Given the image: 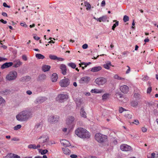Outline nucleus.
<instances>
[{
	"instance_id": "nucleus-1",
	"label": "nucleus",
	"mask_w": 158,
	"mask_h": 158,
	"mask_svg": "<svg viewBox=\"0 0 158 158\" xmlns=\"http://www.w3.org/2000/svg\"><path fill=\"white\" fill-rule=\"evenodd\" d=\"M32 112L30 109L25 110L18 114L16 116L17 119L20 121H25L31 117Z\"/></svg>"
},
{
	"instance_id": "nucleus-2",
	"label": "nucleus",
	"mask_w": 158,
	"mask_h": 158,
	"mask_svg": "<svg viewBox=\"0 0 158 158\" xmlns=\"http://www.w3.org/2000/svg\"><path fill=\"white\" fill-rule=\"evenodd\" d=\"M75 134L78 137L81 138L88 139L90 137L89 132L86 129L81 127L77 128L75 131Z\"/></svg>"
},
{
	"instance_id": "nucleus-3",
	"label": "nucleus",
	"mask_w": 158,
	"mask_h": 158,
	"mask_svg": "<svg viewBox=\"0 0 158 158\" xmlns=\"http://www.w3.org/2000/svg\"><path fill=\"white\" fill-rule=\"evenodd\" d=\"M17 73L15 70L9 72L6 76L5 79L6 81H10L15 80L17 78Z\"/></svg>"
},
{
	"instance_id": "nucleus-4",
	"label": "nucleus",
	"mask_w": 158,
	"mask_h": 158,
	"mask_svg": "<svg viewBox=\"0 0 158 158\" xmlns=\"http://www.w3.org/2000/svg\"><path fill=\"white\" fill-rule=\"evenodd\" d=\"M95 139L98 142L102 143L106 141L107 136L101 133H97L95 135Z\"/></svg>"
},
{
	"instance_id": "nucleus-5",
	"label": "nucleus",
	"mask_w": 158,
	"mask_h": 158,
	"mask_svg": "<svg viewBox=\"0 0 158 158\" xmlns=\"http://www.w3.org/2000/svg\"><path fill=\"white\" fill-rule=\"evenodd\" d=\"M77 105L78 106H80L81 109L80 111V114L81 117L86 118V114L84 110L85 104L81 101H79L77 103Z\"/></svg>"
},
{
	"instance_id": "nucleus-6",
	"label": "nucleus",
	"mask_w": 158,
	"mask_h": 158,
	"mask_svg": "<svg viewBox=\"0 0 158 158\" xmlns=\"http://www.w3.org/2000/svg\"><path fill=\"white\" fill-rule=\"evenodd\" d=\"M37 140H39V144L41 145V144L48 142L49 141V137L46 134H43L40 136L37 137Z\"/></svg>"
},
{
	"instance_id": "nucleus-7",
	"label": "nucleus",
	"mask_w": 158,
	"mask_h": 158,
	"mask_svg": "<svg viewBox=\"0 0 158 158\" xmlns=\"http://www.w3.org/2000/svg\"><path fill=\"white\" fill-rule=\"evenodd\" d=\"M68 94H60L56 97V100L59 102H63L69 98Z\"/></svg>"
},
{
	"instance_id": "nucleus-8",
	"label": "nucleus",
	"mask_w": 158,
	"mask_h": 158,
	"mask_svg": "<svg viewBox=\"0 0 158 158\" xmlns=\"http://www.w3.org/2000/svg\"><path fill=\"white\" fill-rule=\"evenodd\" d=\"M106 82V79L103 77H99L97 78L95 80V83L99 85H103Z\"/></svg>"
},
{
	"instance_id": "nucleus-9",
	"label": "nucleus",
	"mask_w": 158,
	"mask_h": 158,
	"mask_svg": "<svg viewBox=\"0 0 158 158\" xmlns=\"http://www.w3.org/2000/svg\"><path fill=\"white\" fill-rule=\"evenodd\" d=\"M69 80L68 78H64L61 80L59 82L60 85L63 87H66L69 84Z\"/></svg>"
},
{
	"instance_id": "nucleus-10",
	"label": "nucleus",
	"mask_w": 158,
	"mask_h": 158,
	"mask_svg": "<svg viewBox=\"0 0 158 158\" xmlns=\"http://www.w3.org/2000/svg\"><path fill=\"white\" fill-rule=\"evenodd\" d=\"M58 120V117L56 115L51 116L48 118V121L51 123H55L57 122Z\"/></svg>"
},
{
	"instance_id": "nucleus-11",
	"label": "nucleus",
	"mask_w": 158,
	"mask_h": 158,
	"mask_svg": "<svg viewBox=\"0 0 158 158\" xmlns=\"http://www.w3.org/2000/svg\"><path fill=\"white\" fill-rule=\"evenodd\" d=\"M120 149L122 151H128L131 150V147L125 144H122L120 147Z\"/></svg>"
},
{
	"instance_id": "nucleus-12",
	"label": "nucleus",
	"mask_w": 158,
	"mask_h": 158,
	"mask_svg": "<svg viewBox=\"0 0 158 158\" xmlns=\"http://www.w3.org/2000/svg\"><path fill=\"white\" fill-rule=\"evenodd\" d=\"M119 89L121 92L124 94L127 93L129 90V87L126 85L121 86Z\"/></svg>"
},
{
	"instance_id": "nucleus-13",
	"label": "nucleus",
	"mask_w": 158,
	"mask_h": 158,
	"mask_svg": "<svg viewBox=\"0 0 158 158\" xmlns=\"http://www.w3.org/2000/svg\"><path fill=\"white\" fill-rule=\"evenodd\" d=\"M28 148L30 149H35L40 148L41 147V145L39 144L36 145L35 144H30L28 146Z\"/></svg>"
},
{
	"instance_id": "nucleus-14",
	"label": "nucleus",
	"mask_w": 158,
	"mask_h": 158,
	"mask_svg": "<svg viewBox=\"0 0 158 158\" xmlns=\"http://www.w3.org/2000/svg\"><path fill=\"white\" fill-rule=\"evenodd\" d=\"M46 100V98L44 97H40L37 98L35 101V103L37 104L41 103Z\"/></svg>"
},
{
	"instance_id": "nucleus-15",
	"label": "nucleus",
	"mask_w": 158,
	"mask_h": 158,
	"mask_svg": "<svg viewBox=\"0 0 158 158\" xmlns=\"http://www.w3.org/2000/svg\"><path fill=\"white\" fill-rule=\"evenodd\" d=\"M90 80V78L88 77H82L80 80V82L81 83H88Z\"/></svg>"
},
{
	"instance_id": "nucleus-16",
	"label": "nucleus",
	"mask_w": 158,
	"mask_h": 158,
	"mask_svg": "<svg viewBox=\"0 0 158 158\" xmlns=\"http://www.w3.org/2000/svg\"><path fill=\"white\" fill-rule=\"evenodd\" d=\"M13 63L11 62H6L3 64L1 67L2 69L9 68L12 65Z\"/></svg>"
},
{
	"instance_id": "nucleus-17",
	"label": "nucleus",
	"mask_w": 158,
	"mask_h": 158,
	"mask_svg": "<svg viewBox=\"0 0 158 158\" xmlns=\"http://www.w3.org/2000/svg\"><path fill=\"white\" fill-rule=\"evenodd\" d=\"M61 143L64 146L69 147L70 146L69 142L65 139H62L60 140Z\"/></svg>"
},
{
	"instance_id": "nucleus-18",
	"label": "nucleus",
	"mask_w": 158,
	"mask_h": 158,
	"mask_svg": "<svg viewBox=\"0 0 158 158\" xmlns=\"http://www.w3.org/2000/svg\"><path fill=\"white\" fill-rule=\"evenodd\" d=\"M90 92L93 93L101 94L104 92V90L103 89H95L91 90Z\"/></svg>"
},
{
	"instance_id": "nucleus-19",
	"label": "nucleus",
	"mask_w": 158,
	"mask_h": 158,
	"mask_svg": "<svg viewBox=\"0 0 158 158\" xmlns=\"http://www.w3.org/2000/svg\"><path fill=\"white\" fill-rule=\"evenodd\" d=\"M60 68L61 70V73L64 75L66 74L67 69L66 66L63 64H61L60 66Z\"/></svg>"
},
{
	"instance_id": "nucleus-20",
	"label": "nucleus",
	"mask_w": 158,
	"mask_h": 158,
	"mask_svg": "<svg viewBox=\"0 0 158 158\" xmlns=\"http://www.w3.org/2000/svg\"><path fill=\"white\" fill-rule=\"evenodd\" d=\"M102 68L100 66L94 67L90 69V71L93 72H98L101 70Z\"/></svg>"
},
{
	"instance_id": "nucleus-21",
	"label": "nucleus",
	"mask_w": 158,
	"mask_h": 158,
	"mask_svg": "<svg viewBox=\"0 0 158 158\" xmlns=\"http://www.w3.org/2000/svg\"><path fill=\"white\" fill-rule=\"evenodd\" d=\"M14 65L13 67L15 68H17L19 67L22 64V63L19 60H17L14 62Z\"/></svg>"
},
{
	"instance_id": "nucleus-22",
	"label": "nucleus",
	"mask_w": 158,
	"mask_h": 158,
	"mask_svg": "<svg viewBox=\"0 0 158 158\" xmlns=\"http://www.w3.org/2000/svg\"><path fill=\"white\" fill-rule=\"evenodd\" d=\"M62 151L64 153L67 155H69L71 153V151L67 148H62Z\"/></svg>"
},
{
	"instance_id": "nucleus-23",
	"label": "nucleus",
	"mask_w": 158,
	"mask_h": 158,
	"mask_svg": "<svg viewBox=\"0 0 158 158\" xmlns=\"http://www.w3.org/2000/svg\"><path fill=\"white\" fill-rule=\"evenodd\" d=\"M58 79L57 74L56 73H53L52 74L51 77V80L53 82L56 81Z\"/></svg>"
},
{
	"instance_id": "nucleus-24",
	"label": "nucleus",
	"mask_w": 158,
	"mask_h": 158,
	"mask_svg": "<svg viewBox=\"0 0 158 158\" xmlns=\"http://www.w3.org/2000/svg\"><path fill=\"white\" fill-rule=\"evenodd\" d=\"M51 68L49 65H44L42 67V70L44 72L48 71Z\"/></svg>"
},
{
	"instance_id": "nucleus-25",
	"label": "nucleus",
	"mask_w": 158,
	"mask_h": 158,
	"mask_svg": "<svg viewBox=\"0 0 158 158\" xmlns=\"http://www.w3.org/2000/svg\"><path fill=\"white\" fill-rule=\"evenodd\" d=\"M111 66V63L109 61H107L105 64L103 65L104 67L107 69H110V66Z\"/></svg>"
},
{
	"instance_id": "nucleus-26",
	"label": "nucleus",
	"mask_w": 158,
	"mask_h": 158,
	"mask_svg": "<svg viewBox=\"0 0 158 158\" xmlns=\"http://www.w3.org/2000/svg\"><path fill=\"white\" fill-rule=\"evenodd\" d=\"M110 94L109 93H106L104 94L102 96V99L103 101H105L107 99L109 98L110 97Z\"/></svg>"
},
{
	"instance_id": "nucleus-27",
	"label": "nucleus",
	"mask_w": 158,
	"mask_h": 158,
	"mask_svg": "<svg viewBox=\"0 0 158 158\" xmlns=\"http://www.w3.org/2000/svg\"><path fill=\"white\" fill-rule=\"evenodd\" d=\"M113 78L115 79L118 80H121L122 81H124L125 80V79L124 78L121 77H120L117 74H114L113 75Z\"/></svg>"
},
{
	"instance_id": "nucleus-28",
	"label": "nucleus",
	"mask_w": 158,
	"mask_h": 158,
	"mask_svg": "<svg viewBox=\"0 0 158 158\" xmlns=\"http://www.w3.org/2000/svg\"><path fill=\"white\" fill-rule=\"evenodd\" d=\"M39 152L40 153L41 155H44L46 154L48 152V150L46 149H38Z\"/></svg>"
},
{
	"instance_id": "nucleus-29",
	"label": "nucleus",
	"mask_w": 158,
	"mask_h": 158,
	"mask_svg": "<svg viewBox=\"0 0 158 158\" xmlns=\"http://www.w3.org/2000/svg\"><path fill=\"white\" fill-rule=\"evenodd\" d=\"M46 78V76L45 75L42 74L39 76L38 79L40 81H43Z\"/></svg>"
},
{
	"instance_id": "nucleus-30",
	"label": "nucleus",
	"mask_w": 158,
	"mask_h": 158,
	"mask_svg": "<svg viewBox=\"0 0 158 158\" xmlns=\"http://www.w3.org/2000/svg\"><path fill=\"white\" fill-rule=\"evenodd\" d=\"M107 16L105 15L100 17V22H104L107 20Z\"/></svg>"
},
{
	"instance_id": "nucleus-31",
	"label": "nucleus",
	"mask_w": 158,
	"mask_h": 158,
	"mask_svg": "<svg viewBox=\"0 0 158 158\" xmlns=\"http://www.w3.org/2000/svg\"><path fill=\"white\" fill-rule=\"evenodd\" d=\"M36 57L38 59H43L44 58V56L40 54H37L35 55Z\"/></svg>"
},
{
	"instance_id": "nucleus-32",
	"label": "nucleus",
	"mask_w": 158,
	"mask_h": 158,
	"mask_svg": "<svg viewBox=\"0 0 158 158\" xmlns=\"http://www.w3.org/2000/svg\"><path fill=\"white\" fill-rule=\"evenodd\" d=\"M131 105L132 106L135 107L138 105V102L136 101H132L131 102Z\"/></svg>"
},
{
	"instance_id": "nucleus-33",
	"label": "nucleus",
	"mask_w": 158,
	"mask_h": 158,
	"mask_svg": "<svg viewBox=\"0 0 158 158\" xmlns=\"http://www.w3.org/2000/svg\"><path fill=\"white\" fill-rule=\"evenodd\" d=\"M75 119V118L73 116H69L67 119V121L69 123H71L73 122Z\"/></svg>"
},
{
	"instance_id": "nucleus-34",
	"label": "nucleus",
	"mask_w": 158,
	"mask_h": 158,
	"mask_svg": "<svg viewBox=\"0 0 158 158\" xmlns=\"http://www.w3.org/2000/svg\"><path fill=\"white\" fill-rule=\"evenodd\" d=\"M68 65L73 69H75L76 67V64L73 63H70L68 64Z\"/></svg>"
},
{
	"instance_id": "nucleus-35",
	"label": "nucleus",
	"mask_w": 158,
	"mask_h": 158,
	"mask_svg": "<svg viewBox=\"0 0 158 158\" xmlns=\"http://www.w3.org/2000/svg\"><path fill=\"white\" fill-rule=\"evenodd\" d=\"M85 6L86 7V10H88L90 9L91 5L88 2H85Z\"/></svg>"
},
{
	"instance_id": "nucleus-36",
	"label": "nucleus",
	"mask_w": 158,
	"mask_h": 158,
	"mask_svg": "<svg viewBox=\"0 0 158 158\" xmlns=\"http://www.w3.org/2000/svg\"><path fill=\"white\" fill-rule=\"evenodd\" d=\"M49 57L52 60H55L57 59V57L56 56L51 54L49 55Z\"/></svg>"
},
{
	"instance_id": "nucleus-37",
	"label": "nucleus",
	"mask_w": 158,
	"mask_h": 158,
	"mask_svg": "<svg viewBox=\"0 0 158 158\" xmlns=\"http://www.w3.org/2000/svg\"><path fill=\"white\" fill-rule=\"evenodd\" d=\"M129 20V17L127 15H124L123 17V20L125 22L128 21Z\"/></svg>"
},
{
	"instance_id": "nucleus-38",
	"label": "nucleus",
	"mask_w": 158,
	"mask_h": 158,
	"mask_svg": "<svg viewBox=\"0 0 158 158\" xmlns=\"http://www.w3.org/2000/svg\"><path fill=\"white\" fill-rule=\"evenodd\" d=\"M21 125L19 124L18 125L16 126H15L14 127V129L15 130H17L19 129H20L21 127Z\"/></svg>"
},
{
	"instance_id": "nucleus-39",
	"label": "nucleus",
	"mask_w": 158,
	"mask_h": 158,
	"mask_svg": "<svg viewBox=\"0 0 158 158\" xmlns=\"http://www.w3.org/2000/svg\"><path fill=\"white\" fill-rule=\"evenodd\" d=\"M118 22L116 21V23H115L113 25L112 27V29L114 30V28L118 25Z\"/></svg>"
},
{
	"instance_id": "nucleus-40",
	"label": "nucleus",
	"mask_w": 158,
	"mask_h": 158,
	"mask_svg": "<svg viewBox=\"0 0 158 158\" xmlns=\"http://www.w3.org/2000/svg\"><path fill=\"white\" fill-rule=\"evenodd\" d=\"M5 102V100L2 97L0 96V105L4 103Z\"/></svg>"
},
{
	"instance_id": "nucleus-41",
	"label": "nucleus",
	"mask_w": 158,
	"mask_h": 158,
	"mask_svg": "<svg viewBox=\"0 0 158 158\" xmlns=\"http://www.w3.org/2000/svg\"><path fill=\"white\" fill-rule=\"evenodd\" d=\"M125 116L128 119H131L132 118V115L130 114H125Z\"/></svg>"
},
{
	"instance_id": "nucleus-42",
	"label": "nucleus",
	"mask_w": 158,
	"mask_h": 158,
	"mask_svg": "<svg viewBox=\"0 0 158 158\" xmlns=\"http://www.w3.org/2000/svg\"><path fill=\"white\" fill-rule=\"evenodd\" d=\"M11 158H20V157L17 155L13 154L11 157Z\"/></svg>"
},
{
	"instance_id": "nucleus-43",
	"label": "nucleus",
	"mask_w": 158,
	"mask_h": 158,
	"mask_svg": "<svg viewBox=\"0 0 158 158\" xmlns=\"http://www.w3.org/2000/svg\"><path fill=\"white\" fill-rule=\"evenodd\" d=\"M149 77L147 76H144L142 78V80L143 81H146L148 79Z\"/></svg>"
},
{
	"instance_id": "nucleus-44",
	"label": "nucleus",
	"mask_w": 158,
	"mask_h": 158,
	"mask_svg": "<svg viewBox=\"0 0 158 158\" xmlns=\"http://www.w3.org/2000/svg\"><path fill=\"white\" fill-rule=\"evenodd\" d=\"M152 87H149L147 89V93L148 94H150L152 91Z\"/></svg>"
},
{
	"instance_id": "nucleus-45",
	"label": "nucleus",
	"mask_w": 158,
	"mask_h": 158,
	"mask_svg": "<svg viewBox=\"0 0 158 158\" xmlns=\"http://www.w3.org/2000/svg\"><path fill=\"white\" fill-rule=\"evenodd\" d=\"M127 67L128 68V69H127V70L126 71V74H128L131 71V69L130 67L128 66H127Z\"/></svg>"
},
{
	"instance_id": "nucleus-46",
	"label": "nucleus",
	"mask_w": 158,
	"mask_h": 158,
	"mask_svg": "<svg viewBox=\"0 0 158 158\" xmlns=\"http://www.w3.org/2000/svg\"><path fill=\"white\" fill-rule=\"evenodd\" d=\"M141 130L143 132H145L147 131V129L144 127H142Z\"/></svg>"
},
{
	"instance_id": "nucleus-47",
	"label": "nucleus",
	"mask_w": 158,
	"mask_h": 158,
	"mask_svg": "<svg viewBox=\"0 0 158 158\" xmlns=\"http://www.w3.org/2000/svg\"><path fill=\"white\" fill-rule=\"evenodd\" d=\"M125 110H126L122 107H120L119 108V111L120 113H122Z\"/></svg>"
},
{
	"instance_id": "nucleus-48",
	"label": "nucleus",
	"mask_w": 158,
	"mask_h": 158,
	"mask_svg": "<svg viewBox=\"0 0 158 158\" xmlns=\"http://www.w3.org/2000/svg\"><path fill=\"white\" fill-rule=\"evenodd\" d=\"M20 25L24 27H27V25L24 22H22L20 23Z\"/></svg>"
},
{
	"instance_id": "nucleus-49",
	"label": "nucleus",
	"mask_w": 158,
	"mask_h": 158,
	"mask_svg": "<svg viewBox=\"0 0 158 158\" xmlns=\"http://www.w3.org/2000/svg\"><path fill=\"white\" fill-rule=\"evenodd\" d=\"M133 123L136 125H138L139 124V121L137 119L135 120Z\"/></svg>"
},
{
	"instance_id": "nucleus-50",
	"label": "nucleus",
	"mask_w": 158,
	"mask_h": 158,
	"mask_svg": "<svg viewBox=\"0 0 158 158\" xmlns=\"http://www.w3.org/2000/svg\"><path fill=\"white\" fill-rule=\"evenodd\" d=\"M79 64L80 67H81V65H84L85 67H86V63L82 62L81 63H81H79Z\"/></svg>"
},
{
	"instance_id": "nucleus-51",
	"label": "nucleus",
	"mask_w": 158,
	"mask_h": 158,
	"mask_svg": "<svg viewBox=\"0 0 158 158\" xmlns=\"http://www.w3.org/2000/svg\"><path fill=\"white\" fill-rule=\"evenodd\" d=\"M88 46L87 44H85L82 46V48L84 49H86L88 48Z\"/></svg>"
},
{
	"instance_id": "nucleus-52",
	"label": "nucleus",
	"mask_w": 158,
	"mask_h": 158,
	"mask_svg": "<svg viewBox=\"0 0 158 158\" xmlns=\"http://www.w3.org/2000/svg\"><path fill=\"white\" fill-rule=\"evenodd\" d=\"M156 157L155 153H152L151 154V157L150 158H155Z\"/></svg>"
},
{
	"instance_id": "nucleus-53",
	"label": "nucleus",
	"mask_w": 158,
	"mask_h": 158,
	"mask_svg": "<svg viewBox=\"0 0 158 158\" xmlns=\"http://www.w3.org/2000/svg\"><path fill=\"white\" fill-rule=\"evenodd\" d=\"M22 58L23 60L26 61L27 60V58L26 56L23 55L22 56Z\"/></svg>"
},
{
	"instance_id": "nucleus-54",
	"label": "nucleus",
	"mask_w": 158,
	"mask_h": 158,
	"mask_svg": "<svg viewBox=\"0 0 158 158\" xmlns=\"http://www.w3.org/2000/svg\"><path fill=\"white\" fill-rule=\"evenodd\" d=\"M70 156L72 158H76L77 157V156L75 154H72Z\"/></svg>"
},
{
	"instance_id": "nucleus-55",
	"label": "nucleus",
	"mask_w": 158,
	"mask_h": 158,
	"mask_svg": "<svg viewBox=\"0 0 158 158\" xmlns=\"http://www.w3.org/2000/svg\"><path fill=\"white\" fill-rule=\"evenodd\" d=\"M3 93H6V94H8V93H10V91L9 89H6L3 91Z\"/></svg>"
},
{
	"instance_id": "nucleus-56",
	"label": "nucleus",
	"mask_w": 158,
	"mask_h": 158,
	"mask_svg": "<svg viewBox=\"0 0 158 158\" xmlns=\"http://www.w3.org/2000/svg\"><path fill=\"white\" fill-rule=\"evenodd\" d=\"M106 4L105 1L104 0H103L102 1L101 3V6H105Z\"/></svg>"
},
{
	"instance_id": "nucleus-57",
	"label": "nucleus",
	"mask_w": 158,
	"mask_h": 158,
	"mask_svg": "<svg viewBox=\"0 0 158 158\" xmlns=\"http://www.w3.org/2000/svg\"><path fill=\"white\" fill-rule=\"evenodd\" d=\"M12 140L18 141L19 140V139L17 138L14 137L12 139Z\"/></svg>"
},
{
	"instance_id": "nucleus-58",
	"label": "nucleus",
	"mask_w": 158,
	"mask_h": 158,
	"mask_svg": "<svg viewBox=\"0 0 158 158\" xmlns=\"http://www.w3.org/2000/svg\"><path fill=\"white\" fill-rule=\"evenodd\" d=\"M3 5L5 7H8V8H10V6H8L6 3L5 2H4L3 3Z\"/></svg>"
},
{
	"instance_id": "nucleus-59",
	"label": "nucleus",
	"mask_w": 158,
	"mask_h": 158,
	"mask_svg": "<svg viewBox=\"0 0 158 158\" xmlns=\"http://www.w3.org/2000/svg\"><path fill=\"white\" fill-rule=\"evenodd\" d=\"M27 94L28 95H31L32 94V92L30 90H27L26 92Z\"/></svg>"
},
{
	"instance_id": "nucleus-60",
	"label": "nucleus",
	"mask_w": 158,
	"mask_h": 158,
	"mask_svg": "<svg viewBox=\"0 0 158 158\" xmlns=\"http://www.w3.org/2000/svg\"><path fill=\"white\" fill-rule=\"evenodd\" d=\"M34 38L35 40H39L40 38L39 37H38L37 36H34Z\"/></svg>"
},
{
	"instance_id": "nucleus-61",
	"label": "nucleus",
	"mask_w": 158,
	"mask_h": 158,
	"mask_svg": "<svg viewBox=\"0 0 158 158\" xmlns=\"http://www.w3.org/2000/svg\"><path fill=\"white\" fill-rule=\"evenodd\" d=\"M6 60V59L4 58L3 57H0V62L1 61H3L4 60Z\"/></svg>"
},
{
	"instance_id": "nucleus-62",
	"label": "nucleus",
	"mask_w": 158,
	"mask_h": 158,
	"mask_svg": "<svg viewBox=\"0 0 158 158\" xmlns=\"http://www.w3.org/2000/svg\"><path fill=\"white\" fill-rule=\"evenodd\" d=\"M1 22L4 24H6L7 23V21H5L3 19H1Z\"/></svg>"
},
{
	"instance_id": "nucleus-63",
	"label": "nucleus",
	"mask_w": 158,
	"mask_h": 158,
	"mask_svg": "<svg viewBox=\"0 0 158 158\" xmlns=\"http://www.w3.org/2000/svg\"><path fill=\"white\" fill-rule=\"evenodd\" d=\"M94 19L95 20H96L97 21H99L100 22V17L99 18H96L95 17H94Z\"/></svg>"
},
{
	"instance_id": "nucleus-64",
	"label": "nucleus",
	"mask_w": 158,
	"mask_h": 158,
	"mask_svg": "<svg viewBox=\"0 0 158 158\" xmlns=\"http://www.w3.org/2000/svg\"><path fill=\"white\" fill-rule=\"evenodd\" d=\"M2 15L4 16H7V14L5 12H3L2 14Z\"/></svg>"
}]
</instances>
